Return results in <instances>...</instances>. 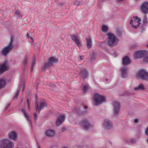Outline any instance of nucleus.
I'll return each instance as SVG.
<instances>
[{"label": "nucleus", "mask_w": 148, "mask_h": 148, "mask_svg": "<svg viewBox=\"0 0 148 148\" xmlns=\"http://www.w3.org/2000/svg\"><path fill=\"white\" fill-rule=\"evenodd\" d=\"M27 62H28V60H27V58L26 57H25V59L23 62V64H25L27 63Z\"/></svg>", "instance_id": "38"}, {"label": "nucleus", "mask_w": 148, "mask_h": 148, "mask_svg": "<svg viewBox=\"0 0 148 148\" xmlns=\"http://www.w3.org/2000/svg\"><path fill=\"white\" fill-rule=\"evenodd\" d=\"M138 121V120L137 119H135L134 120V122L135 123H137Z\"/></svg>", "instance_id": "43"}, {"label": "nucleus", "mask_w": 148, "mask_h": 148, "mask_svg": "<svg viewBox=\"0 0 148 148\" xmlns=\"http://www.w3.org/2000/svg\"><path fill=\"white\" fill-rule=\"evenodd\" d=\"M143 23L144 24H148V22L147 20V18L146 16H145L143 20Z\"/></svg>", "instance_id": "31"}, {"label": "nucleus", "mask_w": 148, "mask_h": 148, "mask_svg": "<svg viewBox=\"0 0 148 148\" xmlns=\"http://www.w3.org/2000/svg\"><path fill=\"white\" fill-rule=\"evenodd\" d=\"M58 61V59L54 57L50 58L48 60V62L45 64L42 70H46L49 68L50 66H52L53 63H56Z\"/></svg>", "instance_id": "6"}, {"label": "nucleus", "mask_w": 148, "mask_h": 148, "mask_svg": "<svg viewBox=\"0 0 148 148\" xmlns=\"http://www.w3.org/2000/svg\"><path fill=\"white\" fill-rule=\"evenodd\" d=\"M113 125L112 122L108 119H105L103 121V127L107 130H110L113 127Z\"/></svg>", "instance_id": "10"}, {"label": "nucleus", "mask_w": 148, "mask_h": 148, "mask_svg": "<svg viewBox=\"0 0 148 148\" xmlns=\"http://www.w3.org/2000/svg\"><path fill=\"white\" fill-rule=\"evenodd\" d=\"M140 9H148V2L143 3L140 6Z\"/></svg>", "instance_id": "24"}, {"label": "nucleus", "mask_w": 148, "mask_h": 148, "mask_svg": "<svg viewBox=\"0 0 148 148\" xmlns=\"http://www.w3.org/2000/svg\"><path fill=\"white\" fill-rule=\"evenodd\" d=\"M10 103H8L6 105V109H7L10 106Z\"/></svg>", "instance_id": "41"}, {"label": "nucleus", "mask_w": 148, "mask_h": 148, "mask_svg": "<svg viewBox=\"0 0 148 148\" xmlns=\"http://www.w3.org/2000/svg\"><path fill=\"white\" fill-rule=\"evenodd\" d=\"M34 120L36 121L37 120V115L36 113L34 114Z\"/></svg>", "instance_id": "39"}, {"label": "nucleus", "mask_w": 148, "mask_h": 148, "mask_svg": "<svg viewBox=\"0 0 148 148\" xmlns=\"http://www.w3.org/2000/svg\"><path fill=\"white\" fill-rule=\"evenodd\" d=\"M134 20H131L130 24L132 25L133 27L136 29L140 24V21H141L140 18H138L137 16L133 17Z\"/></svg>", "instance_id": "8"}, {"label": "nucleus", "mask_w": 148, "mask_h": 148, "mask_svg": "<svg viewBox=\"0 0 148 148\" xmlns=\"http://www.w3.org/2000/svg\"><path fill=\"white\" fill-rule=\"evenodd\" d=\"M23 88H24V86H23Z\"/></svg>", "instance_id": "51"}, {"label": "nucleus", "mask_w": 148, "mask_h": 148, "mask_svg": "<svg viewBox=\"0 0 148 148\" xmlns=\"http://www.w3.org/2000/svg\"><path fill=\"white\" fill-rule=\"evenodd\" d=\"M15 14L17 16V17L19 18H21L22 17V16L20 14V11L18 10H17L16 11V12H15Z\"/></svg>", "instance_id": "29"}, {"label": "nucleus", "mask_w": 148, "mask_h": 148, "mask_svg": "<svg viewBox=\"0 0 148 148\" xmlns=\"http://www.w3.org/2000/svg\"><path fill=\"white\" fill-rule=\"evenodd\" d=\"M55 134V132L53 130H48L45 132L46 135L49 137H52Z\"/></svg>", "instance_id": "20"}, {"label": "nucleus", "mask_w": 148, "mask_h": 148, "mask_svg": "<svg viewBox=\"0 0 148 148\" xmlns=\"http://www.w3.org/2000/svg\"><path fill=\"white\" fill-rule=\"evenodd\" d=\"M27 108L29 110V109H30L29 103V100L28 99H27Z\"/></svg>", "instance_id": "32"}, {"label": "nucleus", "mask_w": 148, "mask_h": 148, "mask_svg": "<svg viewBox=\"0 0 148 148\" xmlns=\"http://www.w3.org/2000/svg\"><path fill=\"white\" fill-rule=\"evenodd\" d=\"M144 62L145 63L148 62V56L145 58L143 60Z\"/></svg>", "instance_id": "37"}, {"label": "nucleus", "mask_w": 148, "mask_h": 148, "mask_svg": "<svg viewBox=\"0 0 148 148\" xmlns=\"http://www.w3.org/2000/svg\"><path fill=\"white\" fill-rule=\"evenodd\" d=\"M19 92H20V91L19 90H18L17 91V92L15 95L14 96V97L13 98V100H14L15 98H16V99L18 97V95L19 94Z\"/></svg>", "instance_id": "33"}, {"label": "nucleus", "mask_w": 148, "mask_h": 148, "mask_svg": "<svg viewBox=\"0 0 148 148\" xmlns=\"http://www.w3.org/2000/svg\"><path fill=\"white\" fill-rule=\"evenodd\" d=\"M141 12L145 14L148 13V10H141Z\"/></svg>", "instance_id": "36"}, {"label": "nucleus", "mask_w": 148, "mask_h": 148, "mask_svg": "<svg viewBox=\"0 0 148 148\" xmlns=\"http://www.w3.org/2000/svg\"><path fill=\"white\" fill-rule=\"evenodd\" d=\"M37 148H40V147L38 146Z\"/></svg>", "instance_id": "48"}, {"label": "nucleus", "mask_w": 148, "mask_h": 148, "mask_svg": "<svg viewBox=\"0 0 148 148\" xmlns=\"http://www.w3.org/2000/svg\"><path fill=\"white\" fill-rule=\"evenodd\" d=\"M131 62L128 56H125L123 58L122 63L123 65L126 66L128 65L131 63Z\"/></svg>", "instance_id": "19"}, {"label": "nucleus", "mask_w": 148, "mask_h": 148, "mask_svg": "<svg viewBox=\"0 0 148 148\" xmlns=\"http://www.w3.org/2000/svg\"><path fill=\"white\" fill-rule=\"evenodd\" d=\"M134 90L135 91L140 90H145V88L143 85L140 83L137 87H135Z\"/></svg>", "instance_id": "23"}, {"label": "nucleus", "mask_w": 148, "mask_h": 148, "mask_svg": "<svg viewBox=\"0 0 148 148\" xmlns=\"http://www.w3.org/2000/svg\"><path fill=\"white\" fill-rule=\"evenodd\" d=\"M87 108H88L87 106H84V108L85 109H86Z\"/></svg>", "instance_id": "45"}, {"label": "nucleus", "mask_w": 148, "mask_h": 148, "mask_svg": "<svg viewBox=\"0 0 148 148\" xmlns=\"http://www.w3.org/2000/svg\"><path fill=\"white\" fill-rule=\"evenodd\" d=\"M79 74L81 77L84 79H85L87 77L88 73L84 68L81 70Z\"/></svg>", "instance_id": "17"}, {"label": "nucleus", "mask_w": 148, "mask_h": 148, "mask_svg": "<svg viewBox=\"0 0 148 148\" xmlns=\"http://www.w3.org/2000/svg\"><path fill=\"white\" fill-rule=\"evenodd\" d=\"M108 79H106V80H107Z\"/></svg>", "instance_id": "53"}, {"label": "nucleus", "mask_w": 148, "mask_h": 148, "mask_svg": "<svg viewBox=\"0 0 148 148\" xmlns=\"http://www.w3.org/2000/svg\"><path fill=\"white\" fill-rule=\"evenodd\" d=\"M21 112L24 114V116L26 119H27V121L31 125H32V123L30 119L29 118V116L26 112L25 110L24 109H22L21 110Z\"/></svg>", "instance_id": "21"}, {"label": "nucleus", "mask_w": 148, "mask_h": 148, "mask_svg": "<svg viewBox=\"0 0 148 148\" xmlns=\"http://www.w3.org/2000/svg\"><path fill=\"white\" fill-rule=\"evenodd\" d=\"M130 142L132 144H134L136 143V141L134 139L132 138L130 140Z\"/></svg>", "instance_id": "34"}, {"label": "nucleus", "mask_w": 148, "mask_h": 148, "mask_svg": "<svg viewBox=\"0 0 148 148\" xmlns=\"http://www.w3.org/2000/svg\"><path fill=\"white\" fill-rule=\"evenodd\" d=\"M108 36L107 44L108 45L111 47H112L116 45V42L117 38L113 34L108 33L107 34Z\"/></svg>", "instance_id": "2"}, {"label": "nucleus", "mask_w": 148, "mask_h": 148, "mask_svg": "<svg viewBox=\"0 0 148 148\" xmlns=\"http://www.w3.org/2000/svg\"><path fill=\"white\" fill-rule=\"evenodd\" d=\"M65 128H62L61 131L62 132H64L65 130Z\"/></svg>", "instance_id": "44"}, {"label": "nucleus", "mask_w": 148, "mask_h": 148, "mask_svg": "<svg viewBox=\"0 0 148 148\" xmlns=\"http://www.w3.org/2000/svg\"><path fill=\"white\" fill-rule=\"evenodd\" d=\"M71 38L73 42H75V44H76L78 47H79L81 46V43L80 42L77 36L73 35L71 36Z\"/></svg>", "instance_id": "16"}, {"label": "nucleus", "mask_w": 148, "mask_h": 148, "mask_svg": "<svg viewBox=\"0 0 148 148\" xmlns=\"http://www.w3.org/2000/svg\"><path fill=\"white\" fill-rule=\"evenodd\" d=\"M9 137L10 139L15 140L17 139V134L14 131H12L9 134Z\"/></svg>", "instance_id": "18"}, {"label": "nucleus", "mask_w": 148, "mask_h": 148, "mask_svg": "<svg viewBox=\"0 0 148 148\" xmlns=\"http://www.w3.org/2000/svg\"><path fill=\"white\" fill-rule=\"evenodd\" d=\"M101 30L103 32H107L108 30V27L107 26L103 25L102 27Z\"/></svg>", "instance_id": "27"}, {"label": "nucleus", "mask_w": 148, "mask_h": 148, "mask_svg": "<svg viewBox=\"0 0 148 148\" xmlns=\"http://www.w3.org/2000/svg\"><path fill=\"white\" fill-rule=\"evenodd\" d=\"M59 4L61 5H63V4H64V3H59Z\"/></svg>", "instance_id": "46"}, {"label": "nucleus", "mask_w": 148, "mask_h": 148, "mask_svg": "<svg viewBox=\"0 0 148 148\" xmlns=\"http://www.w3.org/2000/svg\"><path fill=\"white\" fill-rule=\"evenodd\" d=\"M9 66L6 62L0 64V74H2L9 70Z\"/></svg>", "instance_id": "11"}, {"label": "nucleus", "mask_w": 148, "mask_h": 148, "mask_svg": "<svg viewBox=\"0 0 148 148\" xmlns=\"http://www.w3.org/2000/svg\"><path fill=\"white\" fill-rule=\"evenodd\" d=\"M6 85L5 82L3 79L0 80V88H3Z\"/></svg>", "instance_id": "25"}, {"label": "nucleus", "mask_w": 148, "mask_h": 148, "mask_svg": "<svg viewBox=\"0 0 148 148\" xmlns=\"http://www.w3.org/2000/svg\"><path fill=\"white\" fill-rule=\"evenodd\" d=\"M64 148H67L66 147H64Z\"/></svg>", "instance_id": "52"}, {"label": "nucleus", "mask_w": 148, "mask_h": 148, "mask_svg": "<svg viewBox=\"0 0 148 148\" xmlns=\"http://www.w3.org/2000/svg\"><path fill=\"white\" fill-rule=\"evenodd\" d=\"M27 36H28L29 35V34L28 33H27Z\"/></svg>", "instance_id": "47"}, {"label": "nucleus", "mask_w": 148, "mask_h": 148, "mask_svg": "<svg viewBox=\"0 0 148 148\" xmlns=\"http://www.w3.org/2000/svg\"><path fill=\"white\" fill-rule=\"evenodd\" d=\"M128 68L126 67H123L121 68V76L123 78H126L127 77V71Z\"/></svg>", "instance_id": "15"}, {"label": "nucleus", "mask_w": 148, "mask_h": 148, "mask_svg": "<svg viewBox=\"0 0 148 148\" xmlns=\"http://www.w3.org/2000/svg\"><path fill=\"white\" fill-rule=\"evenodd\" d=\"M147 54V52L146 50H140L136 51L134 55V60L141 58L146 56Z\"/></svg>", "instance_id": "7"}, {"label": "nucleus", "mask_w": 148, "mask_h": 148, "mask_svg": "<svg viewBox=\"0 0 148 148\" xmlns=\"http://www.w3.org/2000/svg\"><path fill=\"white\" fill-rule=\"evenodd\" d=\"M35 60H36V56H35L33 57V58L32 64V66H31V71L32 72V71L34 70V66L35 63Z\"/></svg>", "instance_id": "26"}, {"label": "nucleus", "mask_w": 148, "mask_h": 148, "mask_svg": "<svg viewBox=\"0 0 148 148\" xmlns=\"http://www.w3.org/2000/svg\"><path fill=\"white\" fill-rule=\"evenodd\" d=\"M14 143L8 139H4L0 141L1 148H12Z\"/></svg>", "instance_id": "4"}, {"label": "nucleus", "mask_w": 148, "mask_h": 148, "mask_svg": "<svg viewBox=\"0 0 148 148\" xmlns=\"http://www.w3.org/2000/svg\"><path fill=\"white\" fill-rule=\"evenodd\" d=\"M116 34L118 36H120L121 35L122 32L119 29H116Z\"/></svg>", "instance_id": "30"}, {"label": "nucleus", "mask_w": 148, "mask_h": 148, "mask_svg": "<svg viewBox=\"0 0 148 148\" xmlns=\"http://www.w3.org/2000/svg\"><path fill=\"white\" fill-rule=\"evenodd\" d=\"M147 142L148 143V139L147 140Z\"/></svg>", "instance_id": "49"}, {"label": "nucleus", "mask_w": 148, "mask_h": 148, "mask_svg": "<svg viewBox=\"0 0 148 148\" xmlns=\"http://www.w3.org/2000/svg\"><path fill=\"white\" fill-rule=\"evenodd\" d=\"M113 111L115 115H117L119 113L120 108V104L114 101L113 103Z\"/></svg>", "instance_id": "12"}, {"label": "nucleus", "mask_w": 148, "mask_h": 148, "mask_svg": "<svg viewBox=\"0 0 148 148\" xmlns=\"http://www.w3.org/2000/svg\"><path fill=\"white\" fill-rule=\"evenodd\" d=\"M86 46L88 49H90L92 45V41L91 38L90 36L88 38H86Z\"/></svg>", "instance_id": "22"}, {"label": "nucleus", "mask_w": 148, "mask_h": 148, "mask_svg": "<svg viewBox=\"0 0 148 148\" xmlns=\"http://www.w3.org/2000/svg\"><path fill=\"white\" fill-rule=\"evenodd\" d=\"M147 47H148V45H147Z\"/></svg>", "instance_id": "50"}, {"label": "nucleus", "mask_w": 148, "mask_h": 148, "mask_svg": "<svg viewBox=\"0 0 148 148\" xmlns=\"http://www.w3.org/2000/svg\"><path fill=\"white\" fill-rule=\"evenodd\" d=\"M80 58L81 60H82L84 59V56H81L80 57Z\"/></svg>", "instance_id": "42"}, {"label": "nucleus", "mask_w": 148, "mask_h": 148, "mask_svg": "<svg viewBox=\"0 0 148 148\" xmlns=\"http://www.w3.org/2000/svg\"><path fill=\"white\" fill-rule=\"evenodd\" d=\"M136 76L143 80H148V73L144 69H141L136 74Z\"/></svg>", "instance_id": "5"}, {"label": "nucleus", "mask_w": 148, "mask_h": 148, "mask_svg": "<svg viewBox=\"0 0 148 148\" xmlns=\"http://www.w3.org/2000/svg\"><path fill=\"white\" fill-rule=\"evenodd\" d=\"M89 86L88 85H85L83 86V92H85L88 89Z\"/></svg>", "instance_id": "28"}, {"label": "nucleus", "mask_w": 148, "mask_h": 148, "mask_svg": "<svg viewBox=\"0 0 148 148\" xmlns=\"http://www.w3.org/2000/svg\"><path fill=\"white\" fill-rule=\"evenodd\" d=\"M105 97L103 96L98 94H95L94 97V103L95 105H99L105 101Z\"/></svg>", "instance_id": "3"}, {"label": "nucleus", "mask_w": 148, "mask_h": 148, "mask_svg": "<svg viewBox=\"0 0 148 148\" xmlns=\"http://www.w3.org/2000/svg\"><path fill=\"white\" fill-rule=\"evenodd\" d=\"M145 134L146 135L148 136V126L145 130Z\"/></svg>", "instance_id": "40"}, {"label": "nucleus", "mask_w": 148, "mask_h": 148, "mask_svg": "<svg viewBox=\"0 0 148 148\" xmlns=\"http://www.w3.org/2000/svg\"><path fill=\"white\" fill-rule=\"evenodd\" d=\"M35 105L36 107V110H38L39 112L47 106L46 104L43 100H40L38 103H37L36 101H35Z\"/></svg>", "instance_id": "9"}, {"label": "nucleus", "mask_w": 148, "mask_h": 148, "mask_svg": "<svg viewBox=\"0 0 148 148\" xmlns=\"http://www.w3.org/2000/svg\"><path fill=\"white\" fill-rule=\"evenodd\" d=\"M81 124L85 130H87L91 127L89 122L86 119L83 120L81 122Z\"/></svg>", "instance_id": "14"}, {"label": "nucleus", "mask_w": 148, "mask_h": 148, "mask_svg": "<svg viewBox=\"0 0 148 148\" xmlns=\"http://www.w3.org/2000/svg\"><path fill=\"white\" fill-rule=\"evenodd\" d=\"M14 41V37L13 36H11L9 45L4 48L1 51V54L2 55L6 56L10 51L14 48V46L13 45Z\"/></svg>", "instance_id": "1"}, {"label": "nucleus", "mask_w": 148, "mask_h": 148, "mask_svg": "<svg viewBox=\"0 0 148 148\" xmlns=\"http://www.w3.org/2000/svg\"><path fill=\"white\" fill-rule=\"evenodd\" d=\"M80 3V1H76L74 3V4L75 5H76L77 6H78L79 5Z\"/></svg>", "instance_id": "35"}, {"label": "nucleus", "mask_w": 148, "mask_h": 148, "mask_svg": "<svg viewBox=\"0 0 148 148\" xmlns=\"http://www.w3.org/2000/svg\"><path fill=\"white\" fill-rule=\"evenodd\" d=\"M65 119V115H59L57 119L56 124L57 126H58L64 121Z\"/></svg>", "instance_id": "13"}]
</instances>
